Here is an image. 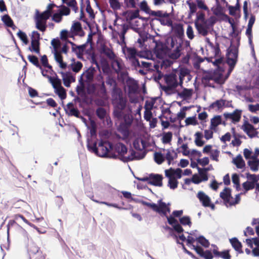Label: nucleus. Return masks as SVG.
<instances>
[{
    "label": "nucleus",
    "mask_w": 259,
    "mask_h": 259,
    "mask_svg": "<svg viewBox=\"0 0 259 259\" xmlns=\"http://www.w3.org/2000/svg\"><path fill=\"white\" fill-rule=\"evenodd\" d=\"M233 162L238 168H242L245 165V162L240 155L233 158Z\"/></svg>",
    "instance_id": "nucleus-29"
},
{
    "label": "nucleus",
    "mask_w": 259,
    "mask_h": 259,
    "mask_svg": "<svg viewBox=\"0 0 259 259\" xmlns=\"http://www.w3.org/2000/svg\"><path fill=\"white\" fill-rule=\"evenodd\" d=\"M182 232H177V234H175V236L178 243L183 244V242L186 241L187 245L189 246L195 242V239L194 237V235H195V233H197V231L191 232L187 238L182 234Z\"/></svg>",
    "instance_id": "nucleus-13"
},
{
    "label": "nucleus",
    "mask_w": 259,
    "mask_h": 259,
    "mask_svg": "<svg viewBox=\"0 0 259 259\" xmlns=\"http://www.w3.org/2000/svg\"><path fill=\"white\" fill-rule=\"evenodd\" d=\"M232 179L236 188L238 189L240 187L239 176L236 174H234L232 176Z\"/></svg>",
    "instance_id": "nucleus-52"
},
{
    "label": "nucleus",
    "mask_w": 259,
    "mask_h": 259,
    "mask_svg": "<svg viewBox=\"0 0 259 259\" xmlns=\"http://www.w3.org/2000/svg\"><path fill=\"white\" fill-rule=\"evenodd\" d=\"M210 127V129L206 130L204 132V136L206 140H208L212 138L213 137V131Z\"/></svg>",
    "instance_id": "nucleus-53"
},
{
    "label": "nucleus",
    "mask_w": 259,
    "mask_h": 259,
    "mask_svg": "<svg viewBox=\"0 0 259 259\" xmlns=\"http://www.w3.org/2000/svg\"><path fill=\"white\" fill-rule=\"evenodd\" d=\"M66 111L69 115H74L76 117H78L79 112L76 108L72 106V104L69 103L67 105Z\"/></svg>",
    "instance_id": "nucleus-38"
},
{
    "label": "nucleus",
    "mask_w": 259,
    "mask_h": 259,
    "mask_svg": "<svg viewBox=\"0 0 259 259\" xmlns=\"http://www.w3.org/2000/svg\"><path fill=\"white\" fill-rule=\"evenodd\" d=\"M224 115L227 119L231 120L234 122H238L241 117V111L236 110L233 113H225Z\"/></svg>",
    "instance_id": "nucleus-21"
},
{
    "label": "nucleus",
    "mask_w": 259,
    "mask_h": 259,
    "mask_svg": "<svg viewBox=\"0 0 259 259\" xmlns=\"http://www.w3.org/2000/svg\"><path fill=\"white\" fill-rule=\"evenodd\" d=\"M230 242L236 251L239 253L243 252L241 243L236 238H233L230 239Z\"/></svg>",
    "instance_id": "nucleus-28"
},
{
    "label": "nucleus",
    "mask_w": 259,
    "mask_h": 259,
    "mask_svg": "<svg viewBox=\"0 0 259 259\" xmlns=\"http://www.w3.org/2000/svg\"><path fill=\"white\" fill-rule=\"evenodd\" d=\"M247 178L248 181L253 182L255 185V183L259 180V175L247 174Z\"/></svg>",
    "instance_id": "nucleus-51"
},
{
    "label": "nucleus",
    "mask_w": 259,
    "mask_h": 259,
    "mask_svg": "<svg viewBox=\"0 0 259 259\" xmlns=\"http://www.w3.org/2000/svg\"><path fill=\"white\" fill-rule=\"evenodd\" d=\"M220 197L227 206L235 205L238 203L240 200L239 194L236 195L235 197H233L231 195V190L227 188H225L221 192Z\"/></svg>",
    "instance_id": "nucleus-10"
},
{
    "label": "nucleus",
    "mask_w": 259,
    "mask_h": 259,
    "mask_svg": "<svg viewBox=\"0 0 259 259\" xmlns=\"http://www.w3.org/2000/svg\"><path fill=\"white\" fill-rule=\"evenodd\" d=\"M210 127L211 130H215L216 127L222 122V119L220 116L217 115L211 119Z\"/></svg>",
    "instance_id": "nucleus-32"
},
{
    "label": "nucleus",
    "mask_w": 259,
    "mask_h": 259,
    "mask_svg": "<svg viewBox=\"0 0 259 259\" xmlns=\"http://www.w3.org/2000/svg\"><path fill=\"white\" fill-rule=\"evenodd\" d=\"M243 187L245 190V191H248L249 190L252 189L254 187V185L253 182H249L247 181L246 182H244L243 184Z\"/></svg>",
    "instance_id": "nucleus-55"
},
{
    "label": "nucleus",
    "mask_w": 259,
    "mask_h": 259,
    "mask_svg": "<svg viewBox=\"0 0 259 259\" xmlns=\"http://www.w3.org/2000/svg\"><path fill=\"white\" fill-rule=\"evenodd\" d=\"M56 7L54 4H50L47 9L42 13L38 15L35 19L36 28L41 31H45L46 28V21L52 14V10Z\"/></svg>",
    "instance_id": "nucleus-3"
},
{
    "label": "nucleus",
    "mask_w": 259,
    "mask_h": 259,
    "mask_svg": "<svg viewBox=\"0 0 259 259\" xmlns=\"http://www.w3.org/2000/svg\"><path fill=\"white\" fill-rule=\"evenodd\" d=\"M237 58V51L235 49H230L227 53V63L230 66L229 74L232 71Z\"/></svg>",
    "instance_id": "nucleus-16"
},
{
    "label": "nucleus",
    "mask_w": 259,
    "mask_h": 259,
    "mask_svg": "<svg viewBox=\"0 0 259 259\" xmlns=\"http://www.w3.org/2000/svg\"><path fill=\"white\" fill-rule=\"evenodd\" d=\"M40 35L36 31L32 32L31 35V46L29 50L31 52L38 54L39 53V40Z\"/></svg>",
    "instance_id": "nucleus-14"
},
{
    "label": "nucleus",
    "mask_w": 259,
    "mask_h": 259,
    "mask_svg": "<svg viewBox=\"0 0 259 259\" xmlns=\"http://www.w3.org/2000/svg\"><path fill=\"white\" fill-rule=\"evenodd\" d=\"M248 109L251 112H256V111H259V104L255 105H249Z\"/></svg>",
    "instance_id": "nucleus-61"
},
{
    "label": "nucleus",
    "mask_w": 259,
    "mask_h": 259,
    "mask_svg": "<svg viewBox=\"0 0 259 259\" xmlns=\"http://www.w3.org/2000/svg\"><path fill=\"white\" fill-rule=\"evenodd\" d=\"M88 147L90 151L95 153L100 157H112L111 150L112 148L108 142H100L98 147L94 143L89 142Z\"/></svg>",
    "instance_id": "nucleus-2"
},
{
    "label": "nucleus",
    "mask_w": 259,
    "mask_h": 259,
    "mask_svg": "<svg viewBox=\"0 0 259 259\" xmlns=\"http://www.w3.org/2000/svg\"><path fill=\"white\" fill-rule=\"evenodd\" d=\"M197 197L204 206L210 207L212 209H214V205L211 203L210 198L204 192H199L197 194Z\"/></svg>",
    "instance_id": "nucleus-17"
},
{
    "label": "nucleus",
    "mask_w": 259,
    "mask_h": 259,
    "mask_svg": "<svg viewBox=\"0 0 259 259\" xmlns=\"http://www.w3.org/2000/svg\"><path fill=\"white\" fill-rule=\"evenodd\" d=\"M168 47V45L165 46L161 41L155 42L154 53L158 59L162 60V63H164L165 60H167Z\"/></svg>",
    "instance_id": "nucleus-11"
},
{
    "label": "nucleus",
    "mask_w": 259,
    "mask_h": 259,
    "mask_svg": "<svg viewBox=\"0 0 259 259\" xmlns=\"http://www.w3.org/2000/svg\"><path fill=\"white\" fill-rule=\"evenodd\" d=\"M190 247H191L192 249H194L196 252L199 254L200 256H202L204 251L200 247L198 246H195L193 245V243L192 244L189 246Z\"/></svg>",
    "instance_id": "nucleus-60"
},
{
    "label": "nucleus",
    "mask_w": 259,
    "mask_h": 259,
    "mask_svg": "<svg viewBox=\"0 0 259 259\" xmlns=\"http://www.w3.org/2000/svg\"><path fill=\"white\" fill-rule=\"evenodd\" d=\"M197 161L198 163L202 166H204L207 165L209 162V158L206 157L198 159Z\"/></svg>",
    "instance_id": "nucleus-56"
},
{
    "label": "nucleus",
    "mask_w": 259,
    "mask_h": 259,
    "mask_svg": "<svg viewBox=\"0 0 259 259\" xmlns=\"http://www.w3.org/2000/svg\"><path fill=\"white\" fill-rule=\"evenodd\" d=\"M247 163L250 169L253 171H256L259 168V158L256 155H252L248 160Z\"/></svg>",
    "instance_id": "nucleus-20"
},
{
    "label": "nucleus",
    "mask_w": 259,
    "mask_h": 259,
    "mask_svg": "<svg viewBox=\"0 0 259 259\" xmlns=\"http://www.w3.org/2000/svg\"><path fill=\"white\" fill-rule=\"evenodd\" d=\"M69 43L72 46V51L74 52L78 56L81 55L82 54L83 50L85 48V46L84 45L78 46L72 42H69Z\"/></svg>",
    "instance_id": "nucleus-34"
},
{
    "label": "nucleus",
    "mask_w": 259,
    "mask_h": 259,
    "mask_svg": "<svg viewBox=\"0 0 259 259\" xmlns=\"http://www.w3.org/2000/svg\"><path fill=\"white\" fill-rule=\"evenodd\" d=\"M194 137V143L196 146L201 147L205 144V142L203 140V135L201 133L199 132L195 133Z\"/></svg>",
    "instance_id": "nucleus-25"
},
{
    "label": "nucleus",
    "mask_w": 259,
    "mask_h": 259,
    "mask_svg": "<svg viewBox=\"0 0 259 259\" xmlns=\"http://www.w3.org/2000/svg\"><path fill=\"white\" fill-rule=\"evenodd\" d=\"M243 155L246 159L249 160L252 155V151L248 149H245L243 151Z\"/></svg>",
    "instance_id": "nucleus-64"
},
{
    "label": "nucleus",
    "mask_w": 259,
    "mask_h": 259,
    "mask_svg": "<svg viewBox=\"0 0 259 259\" xmlns=\"http://www.w3.org/2000/svg\"><path fill=\"white\" fill-rule=\"evenodd\" d=\"M39 68L41 70L42 75L48 78L49 80L50 81V78H52L51 77V75L52 74V67L51 66L46 67L40 66Z\"/></svg>",
    "instance_id": "nucleus-30"
},
{
    "label": "nucleus",
    "mask_w": 259,
    "mask_h": 259,
    "mask_svg": "<svg viewBox=\"0 0 259 259\" xmlns=\"http://www.w3.org/2000/svg\"><path fill=\"white\" fill-rule=\"evenodd\" d=\"M181 152L183 155L190 157V149H188V145L186 144H183L180 147Z\"/></svg>",
    "instance_id": "nucleus-50"
},
{
    "label": "nucleus",
    "mask_w": 259,
    "mask_h": 259,
    "mask_svg": "<svg viewBox=\"0 0 259 259\" xmlns=\"http://www.w3.org/2000/svg\"><path fill=\"white\" fill-rule=\"evenodd\" d=\"M188 109L187 107H184L180 111V112L178 113V117L182 119L186 116V112L185 111Z\"/></svg>",
    "instance_id": "nucleus-59"
},
{
    "label": "nucleus",
    "mask_w": 259,
    "mask_h": 259,
    "mask_svg": "<svg viewBox=\"0 0 259 259\" xmlns=\"http://www.w3.org/2000/svg\"><path fill=\"white\" fill-rule=\"evenodd\" d=\"M225 105V102L223 100L217 101L211 105V108L215 111L221 110Z\"/></svg>",
    "instance_id": "nucleus-40"
},
{
    "label": "nucleus",
    "mask_w": 259,
    "mask_h": 259,
    "mask_svg": "<svg viewBox=\"0 0 259 259\" xmlns=\"http://www.w3.org/2000/svg\"><path fill=\"white\" fill-rule=\"evenodd\" d=\"M155 101V99H148L145 103V110H151L152 108L154 106Z\"/></svg>",
    "instance_id": "nucleus-47"
},
{
    "label": "nucleus",
    "mask_w": 259,
    "mask_h": 259,
    "mask_svg": "<svg viewBox=\"0 0 259 259\" xmlns=\"http://www.w3.org/2000/svg\"><path fill=\"white\" fill-rule=\"evenodd\" d=\"M112 151H114V157H118L123 161H128L135 159H141L144 157V153L137 155L133 150L127 151V148L121 143H118L115 145Z\"/></svg>",
    "instance_id": "nucleus-1"
},
{
    "label": "nucleus",
    "mask_w": 259,
    "mask_h": 259,
    "mask_svg": "<svg viewBox=\"0 0 259 259\" xmlns=\"http://www.w3.org/2000/svg\"><path fill=\"white\" fill-rule=\"evenodd\" d=\"M195 25L198 33L203 36L206 35L208 32L209 25L205 18V15L202 12H198Z\"/></svg>",
    "instance_id": "nucleus-8"
},
{
    "label": "nucleus",
    "mask_w": 259,
    "mask_h": 259,
    "mask_svg": "<svg viewBox=\"0 0 259 259\" xmlns=\"http://www.w3.org/2000/svg\"><path fill=\"white\" fill-rule=\"evenodd\" d=\"M243 129L250 138L254 137L257 135L256 129L251 124L247 122H245L243 125Z\"/></svg>",
    "instance_id": "nucleus-19"
},
{
    "label": "nucleus",
    "mask_w": 259,
    "mask_h": 259,
    "mask_svg": "<svg viewBox=\"0 0 259 259\" xmlns=\"http://www.w3.org/2000/svg\"><path fill=\"white\" fill-rule=\"evenodd\" d=\"M140 7L141 10L143 11L147 14L152 15H155V13L153 11H151L149 6H148L147 3L146 1H143L140 4Z\"/></svg>",
    "instance_id": "nucleus-37"
},
{
    "label": "nucleus",
    "mask_w": 259,
    "mask_h": 259,
    "mask_svg": "<svg viewBox=\"0 0 259 259\" xmlns=\"http://www.w3.org/2000/svg\"><path fill=\"white\" fill-rule=\"evenodd\" d=\"M186 34H187L188 37L189 39H192L194 38V35L193 28L190 25L188 26V27L187 29V31H186Z\"/></svg>",
    "instance_id": "nucleus-58"
},
{
    "label": "nucleus",
    "mask_w": 259,
    "mask_h": 259,
    "mask_svg": "<svg viewBox=\"0 0 259 259\" xmlns=\"http://www.w3.org/2000/svg\"><path fill=\"white\" fill-rule=\"evenodd\" d=\"M195 25L198 33L203 36L206 35L208 32L209 25L205 18V15L202 12H198Z\"/></svg>",
    "instance_id": "nucleus-9"
},
{
    "label": "nucleus",
    "mask_w": 259,
    "mask_h": 259,
    "mask_svg": "<svg viewBox=\"0 0 259 259\" xmlns=\"http://www.w3.org/2000/svg\"><path fill=\"white\" fill-rule=\"evenodd\" d=\"M202 256L205 259H212L213 257L211 250H206L204 251Z\"/></svg>",
    "instance_id": "nucleus-63"
},
{
    "label": "nucleus",
    "mask_w": 259,
    "mask_h": 259,
    "mask_svg": "<svg viewBox=\"0 0 259 259\" xmlns=\"http://www.w3.org/2000/svg\"><path fill=\"white\" fill-rule=\"evenodd\" d=\"M54 57L56 62L59 64V66L62 68H65L66 67V63H64L62 60V57L58 51L53 52Z\"/></svg>",
    "instance_id": "nucleus-31"
},
{
    "label": "nucleus",
    "mask_w": 259,
    "mask_h": 259,
    "mask_svg": "<svg viewBox=\"0 0 259 259\" xmlns=\"http://www.w3.org/2000/svg\"><path fill=\"white\" fill-rule=\"evenodd\" d=\"M127 21H130L135 18L139 17V11H127L124 13Z\"/></svg>",
    "instance_id": "nucleus-33"
},
{
    "label": "nucleus",
    "mask_w": 259,
    "mask_h": 259,
    "mask_svg": "<svg viewBox=\"0 0 259 259\" xmlns=\"http://www.w3.org/2000/svg\"><path fill=\"white\" fill-rule=\"evenodd\" d=\"M28 59L29 61L32 63L33 65L35 66L39 67V64L38 62V59L36 57L32 56V55H29L28 56Z\"/></svg>",
    "instance_id": "nucleus-54"
},
{
    "label": "nucleus",
    "mask_w": 259,
    "mask_h": 259,
    "mask_svg": "<svg viewBox=\"0 0 259 259\" xmlns=\"http://www.w3.org/2000/svg\"><path fill=\"white\" fill-rule=\"evenodd\" d=\"M198 174L194 175L192 178V181L195 184H199L202 181H207L208 177L207 174L204 172V170L197 167Z\"/></svg>",
    "instance_id": "nucleus-18"
},
{
    "label": "nucleus",
    "mask_w": 259,
    "mask_h": 259,
    "mask_svg": "<svg viewBox=\"0 0 259 259\" xmlns=\"http://www.w3.org/2000/svg\"><path fill=\"white\" fill-rule=\"evenodd\" d=\"M172 133L171 132L164 133L162 135V141L164 144L170 143L172 139Z\"/></svg>",
    "instance_id": "nucleus-45"
},
{
    "label": "nucleus",
    "mask_w": 259,
    "mask_h": 259,
    "mask_svg": "<svg viewBox=\"0 0 259 259\" xmlns=\"http://www.w3.org/2000/svg\"><path fill=\"white\" fill-rule=\"evenodd\" d=\"M155 161L158 164H161L165 159L163 153L161 152H156L154 156Z\"/></svg>",
    "instance_id": "nucleus-39"
},
{
    "label": "nucleus",
    "mask_w": 259,
    "mask_h": 259,
    "mask_svg": "<svg viewBox=\"0 0 259 259\" xmlns=\"http://www.w3.org/2000/svg\"><path fill=\"white\" fill-rule=\"evenodd\" d=\"M163 153L165 159H166L169 164L176 157L177 155L176 153L172 149L164 150Z\"/></svg>",
    "instance_id": "nucleus-24"
},
{
    "label": "nucleus",
    "mask_w": 259,
    "mask_h": 259,
    "mask_svg": "<svg viewBox=\"0 0 259 259\" xmlns=\"http://www.w3.org/2000/svg\"><path fill=\"white\" fill-rule=\"evenodd\" d=\"M71 30L74 34H78L81 31V26L79 23H74L71 27Z\"/></svg>",
    "instance_id": "nucleus-43"
},
{
    "label": "nucleus",
    "mask_w": 259,
    "mask_h": 259,
    "mask_svg": "<svg viewBox=\"0 0 259 259\" xmlns=\"http://www.w3.org/2000/svg\"><path fill=\"white\" fill-rule=\"evenodd\" d=\"M50 82L52 84L55 92L57 94L60 98L62 100L66 97V94L65 89L61 85V81L58 78H50Z\"/></svg>",
    "instance_id": "nucleus-12"
},
{
    "label": "nucleus",
    "mask_w": 259,
    "mask_h": 259,
    "mask_svg": "<svg viewBox=\"0 0 259 259\" xmlns=\"http://www.w3.org/2000/svg\"><path fill=\"white\" fill-rule=\"evenodd\" d=\"M166 42L168 44V47L167 60H165V61L169 62L170 60L177 59L180 56L181 46L171 37L168 38Z\"/></svg>",
    "instance_id": "nucleus-5"
},
{
    "label": "nucleus",
    "mask_w": 259,
    "mask_h": 259,
    "mask_svg": "<svg viewBox=\"0 0 259 259\" xmlns=\"http://www.w3.org/2000/svg\"><path fill=\"white\" fill-rule=\"evenodd\" d=\"M2 20L7 27H11L13 30L15 29L14 22L8 15L6 14L4 15L2 18Z\"/></svg>",
    "instance_id": "nucleus-26"
},
{
    "label": "nucleus",
    "mask_w": 259,
    "mask_h": 259,
    "mask_svg": "<svg viewBox=\"0 0 259 259\" xmlns=\"http://www.w3.org/2000/svg\"><path fill=\"white\" fill-rule=\"evenodd\" d=\"M193 93V90L191 89H184L180 93V96L185 100L189 99L191 98Z\"/></svg>",
    "instance_id": "nucleus-41"
},
{
    "label": "nucleus",
    "mask_w": 259,
    "mask_h": 259,
    "mask_svg": "<svg viewBox=\"0 0 259 259\" xmlns=\"http://www.w3.org/2000/svg\"><path fill=\"white\" fill-rule=\"evenodd\" d=\"M180 223L183 226H188L191 227L192 223L189 217L184 216L180 219Z\"/></svg>",
    "instance_id": "nucleus-44"
},
{
    "label": "nucleus",
    "mask_w": 259,
    "mask_h": 259,
    "mask_svg": "<svg viewBox=\"0 0 259 259\" xmlns=\"http://www.w3.org/2000/svg\"><path fill=\"white\" fill-rule=\"evenodd\" d=\"M167 219L168 223L173 226L176 232L181 233L183 232V229L173 217H167Z\"/></svg>",
    "instance_id": "nucleus-23"
},
{
    "label": "nucleus",
    "mask_w": 259,
    "mask_h": 259,
    "mask_svg": "<svg viewBox=\"0 0 259 259\" xmlns=\"http://www.w3.org/2000/svg\"><path fill=\"white\" fill-rule=\"evenodd\" d=\"M194 237L195 239V241L197 240L204 247L207 248L209 246V242L208 240L205 238L203 236H199V237H197L196 233H195Z\"/></svg>",
    "instance_id": "nucleus-36"
},
{
    "label": "nucleus",
    "mask_w": 259,
    "mask_h": 259,
    "mask_svg": "<svg viewBox=\"0 0 259 259\" xmlns=\"http://www.w3.org/2000/svg\"><path fill=\"white\" fill-rule=\"evenodd\" d=\"M51 44L54 48L53 52L58 51V49L60 47V42L58 39H53L51 41Z\"/></svg>",
    "instance_id": "nucleus-57"
},
{
    "label": "nucleus",
    "mask_w": 259,
    "mask_h": 259,
    "mask_svg": "<svg viewBox=\"0 0 259 259\" xmlns=\"http://www.w3.org/2000/svg\"><path fill=\"white\" fill-rule=\"evenodd\" d=\"M17 36L20 38V39L24 45H26L28 43V37L25 33L21 31H19L17 32Z\"/></svg>",
    "instance_id": "nucleus-46"
},
{
    "label": "nucleus",
    "mask_w": 259,
    "mask_h": 259,
    "mask_svg": "<svg viewBox=\"0 0 259 259\" xmlns=\"http://www.w3.org/2000/svg\"><path fill=\"white\" fill-rule=\"evenodd\" d=\"M162 177L158 174L150 175L149 184L156 186H161L162 185Z\"/></svg>",
    "instance_id": "nucleus-22"
},
{
    "label": "nucleus",
    "mask_w": 259,
    "mask_h": 259,
    "mask_svg": "<svg viewBox=\"0 0 259 259\" xmlns=\"http://www.w3.org/2000/svg\"><path fill=\"white\" fill-rule=\"evenodd\" d=\"M219 155L220 151L217 149L212 150L210 154L211 159L216 161H219Z\"/></svg>",
    "instance_id": "nucleus-48"
},
{
    "label": "nucleus",
    "mask_w": 259,
    "mask_h": 259,
    "mask_svg": "<svg viewBox=\"0 0 259 259\" xmlns=\"http://www.w3.org/2000/svg\"><path fill=\"white\" fill-rule=\"evenodd\" d=\"M146 145L147 143L145 141V138L144 137L138 136L136 137L133 141V146L137 151H140V153L134 151V153H135L137 155H140L142 153H144L145 155L144 150Z\"/></svg>",
    "instance_id": "nucleus-15"
},
{
    "label": "nucleus",
    "mask_w": 259,
    "mask_h": 259,
    "mask_svg": "<svg viewBox=\"0 0 259 259\" xmlns=\"http://www.w3.org/2000/svg\"><path fill=\"white\" fill-rule=\"evenodd\" d=\"M185 123L187 125H195L198 124L197 121L195 117H188L185 119Z\"/></svg>",
    "instance_id": "nucleus-49"
},
{
    "label": "nucleus",
    "mask_w": 259,
    "mask_h": 259,
    "mask_svg": "<svg viewBox=\"0 0 259 259\" xmlns=\"http://www.w3.org/2000/svg\"><path fill=\"white\" fill-rule=\"evenodd\" d=\"M165 176L168 179V186L171 189L178 187V180L182 176V170L180 168H169L165 170Z\"/></svg>",
    "instance_id": "nucleus-4"
},
{
    "label": "nucleus",
    "mask_w": 259,
    "mask_h": 259,
    "mask_svg": "<svg viewBox=\"0 0 259 259\" xmlns=\"http://www.w3.org/2000/svg\"><path fill=\"white\" fill-rule=\"evenodd\" d=\"M140 202L143 205L151 208L153 210L161 215H166L167 213H169L170 211L168 205L163 202L161 200L158 201L157 204L144 201H141Z\"/></svg>",
    "instance_id": "nucleus-7"
},
{
    "label": "nucleus",
    "mask_w": 259,
    "mask_h": 259,
    "mask_svg": "<svg viewBox=\"0 0 259 259\" xmlns=\"http://www.w3.org/2000/svg\"><path fill=\"white\" fill-rule=\"evenodd\" d=\"M211 11L214 16L218 19L219 21H228L230 24L232 29H235V25L233 20L231 19L225 14V9L222 7L218 3V0H216V5L211 8Z\"/></svg>",
    "instance_id": "nucleus-6"
},
{
    "label": "nucleus",
    "mask_w": 259,
    "mask_h": 259,
    "mask_svg": "<svg viewBox=\"0 0 259 259\" xmlns=\"http://www.w3.org/2000/svg\"><path fill=\"white\" fill-rule=\"evenodd\" d=\"M70 66L72 71L75 72H78L82 67V63L79 61H76L74 59L71 60Z\"/></svg>",
    "instance_id": "nucleus-27"
},
{
    "label": "nucleus",
    "mask_w": 259,
    "mask_h": 259,
    "mask_svg": "<svg viewBox=\"0 0 259 259\" xmlns=\"http://www.w3.org/2000/svg\"><path fill=\"white\" fill-rule=\"evenodd\" d=\"M63 80L64 82V84L66 87H70V83L75 81V79L70 74H64L63 75Z\"/></svg>",
    "instance_id": "nucleus-35"
},
{
    "label": "nucleus",
    "mask_w": 259,
    "mask_h": 259,
    "mask_svg": "<svg viewBox=\"0 0 259 259\" xmlns=\"http://www.w3.org/2000/svg\"><path fill=\"white\" fill-rule=\"evenodd\" d=\"M246 243L251 248L253 247V245L256 246H259V239L257 238H253L252 239H247Z\"/></svg>",
    "instance_id": "nucleus-42"
},
{
    "label": "nucleus",
    "mask_w": 259,
    "mask_h": 259,
    "mask_svg": "<svg viewBox=\"0 0 259 259\" xmlns=\"http://www.w3.org/2000/svg\"><path fill=\"white\" fill-rule=\"evenodd\" d=\"M197 4L199 8L208 11V7L206 6L203 1L201 0H197Z\"/></svg>",
    "instance_id": "nucleus-62"
}]
</instances>
